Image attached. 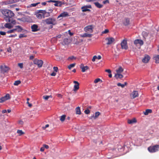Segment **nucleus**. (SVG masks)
Masks as SVG:
<instances>
[{"mask_svg": "<svg viewBox=\"0 0 159 159\" xmlns=\"http://www.w3.org/2000/svg\"><path fill=\"white\" fill-rule=\"evenodd\" d=\"M63 43L65 45H67L69 43V40L68 39L65 38L63 40Z\"/></svg>", "mask_w": 159, "mask_h": 159, "instance_id": "nucleus-37", "label": "nucleus"}, {"mask_svg": "<svg viewBox=\"0 0 159 159\" xmlns=\"http://www.w3.org/2000/svg\"><path fill=\"white\" fill-rule=\"evenodd\" d=\"M96 2H94V4H95V6L98 8H101L103 7V5L100 4L98 1H97Z\"/></svg>", "mask_w": 159, "mask_h": 159, "instance_id": "nucleus-24", "label": "nucleus"}, {"mask_svg": "<svg viewBox=\"0 0 159 159\" xmlns=\"http://www.w3.org/2000/svg\"><path fill=\"white\" fill-rule=\"evenodd\" d=\"M109 31L108 29H105L104 31L102 32V34H107L109 32Z\"/></svg>", "mask_w": 159, "mask_h": 159, "instance_id": "nucleus-47", "label": "nucleus"}, {"mask_svg": "<svg viewBox=\"0 0 159 159\" xmlns=\"http://www.w3.org/2000/svg\"><path fill=\"white\" fill-rule=\"evenodd\" d=\"M49 126V125L48 124H47L45 125L44 127H43V128L44 129H45L46 128L48 127Z\"/></svg>", "mask_w": 159, "mask_h": 159, "instance_id": "nucleus-60", "label": "nucleus"}, {"mask_svg": "<svg viewBox=\"0 0 159 159\" xmlns=\"http://www.w3.org/2000/svg\"><path fill=\"white\" fill-rule=\"evenodd\" d=\"M152 112V110L150 109H147L145 111L143 112V113L145 115H147L149 113Z\"/></svg>", "mask_w": 159, "mask_h": 159, "instance_id": "nucleus-29", "label": "nucleus"}, {"mask_svg": "<svg viewBox=\"0 0 159 159\" xmlns=\"http://www.w3.org/2000/svg\"><path fill=\"white\" fill-rule=\"evenodd\" d=\"M55 3L54 4V5L56 7H61L62 5V3L61 2L58 1H55V2H54Z\"/></svg>", "mask_w": 159, "mask_h": 159, "instance_id": "nucleus-22", "label": "nucleus"}, {"mask_svg": "<svg viewBox=\"0 0 159 159\" xmlns=\"http://www.w3.org/2000/svg\"><path fill=\"white\" fill-rule=\"evenodd\" d=\"M76 114L80 115L81 114V112L80 111V107H77L76 108Z\"/></svg>", "mask_w": 159, "mask_h": 159, "instance_id": "nucleus-30", "label": "nucleus"}, {"mask_svg": "<svg viewBox=\"0 0 159 159\" xmlns=\"http://www.w3.org/2000/svg\"><path fill=\"white\" fill-rule=\"evenodd\" d=\"M26 35L24 34H20L19 35V38H21L23 37H26Z\"/></svg>", "mask_w": 159, "mask_h": 159, "instance_id": "nucleus-45", "label": "nucleus"}, {"mask_svg": "<svg viewBox=\"0 0 159 159\" xmlns=\"http://www.w3.org/2000/svg\"><path fill=\"white\" fill-rule=\"evenodd\" d=\"M53 69L55 72H57L58 70V68L57 67L54 66L53 67Z\"/></svg>", "mask_w": 159, "mask_h": 159, "instance_id": "nucleus-52", "label": "nucleus"}, {"mask_svg": "<svg viewBox=\"0 0 159 159\" xmlns=\"http://www.w3.org/2000/svg\"><path fill=\"white\" fill-rule=\"evenodd\" d=\"M101 58V56L100 55H98V56H94L93 57L92 61H93L94 62L95 61L96 59L99 60Z\"/></svg>", "mask_w": 159, "mask_h": 159, "instance_id": "nucleus-28", "label": "nucleus"}, {"mask_svg": "<svg viewBox=\"0 0 159 159\" xmlns=\"http://www.w3.org/2000/svg\"><path fill=\"white\" fill-rule=\"evenodd\" d=\"M159 150V145L157 144L154 146H150L148 148V151L150 152H156Z\"/></svg>", "mask_w": 159, "mask_h": 159, "instance_id": "nucleus-3", "label": "nucleus"}, {"mask_svg": "<svg viewBox=\"0 0 159 159\" xmlns=\"http://www.w3.org/2000/svg\"><path fill=\"white\" fill-rule=\"evenodd\" d=\"M92 34H89L87 33H84L82 35H81V37H91L92 36Z\"/></svg>", "mask_w": 159, "mask_h": 159, "instance_id": "nucleus-23", "label": "nucleus"}, {"mask_svg": "<svg viewBox=\"0 0 159 159\" xmlns=\"http://www.w3.org/2000/svg\"><path fill=\"white\" fill-rule=\"evenodd\" d=\"M52 97L51 95L47 96L44 95L43 96V98L46 100H47L49 98H52Z\"/></svg>", "mask_w": 159, "mask_h": 159, "instance_id": "nucleus-42", "label": "nucleus"}, {"mask_svg": "<svg viewBox=\"0 0 159 159\" xmlns=\"http://www.w3.org/2000/svg\"><path fill=\"white\" fill-rule=\"evenodd\" d=\"M127 84V83L126 82H125L124 83V84H122L121 83H118L117 84V85L118 86H120L122 88H124L125 86Z\"/></svg>", "mask_w": 159, "mask_h": 159, "instance_id": "nucleus-33", "label": "nucleus"}, {"mask_svg": "<svg viewBox=\"0 0 159 159\" xmlns=\"http://www.w3.org/2000/svg\"><path fill=\"white\" fill-rule=\"evenodd\" d=\"M43 21L47 25H52L50 26L51 28H52V25H55L57 23L56 19L54 17L48 18Z\"/></svg>", "mask_w": 159, "mask_h": 159, "instance_id": "nucleus-2", "label": "nucleus"}, {"mask_svg": "<svg viewBox=\"0 0 159 159\" xmlns=\"http://www.w3.org/2000/svg\"><path fill=\"white\" fill-rule=\"evenodd\" d=\"M23 63H19L18 64V66L21 69H22L23 67Z\"/></svg>", "mask_w": 159, "mask_h": 159, "instance_id": "nucleus-49", "label": "nucleus"}, {"mask_svg": "<svg viewBox=\"0 0 159 159\" xmlns=\"http://www.w3.org/2000/svg\"><path fill=\"white\" fill-rule=\"evenodd\" d=\"M84 113L86 114H89L90 113V111L89 109H86L84 111Z\"/></svg>", "mask_w": 159, "mask_h": 159, "instance_id": "nucleus-51", "label": "nucleus"}, {"mask_svg": "<svg viewBox=\"0 0 159 159\" xmlns=\"http://www.w3.org/2000/svg\"><path fill=\"white\" fill-rule=\"evenodd\" d=\"M66 117V116L65 115H62L61 116L60 120L62 122L64 121Z\"/></svg>", "mask_w": 159, "mask_h": 159, "instance_id": "nucleus-36", "label": "nucleus"}, {"mask_svg": "<svg viewBox=\"0 0 159 159\" xmlns=\"http://www.w3.org/2000/svg\"><path fill=\"white\" fill-rule=\"evenodd\" d=\"M68 33H69V34L70 36H72L73 35V33H72L70 31V30H69L68 31Z\"/></svg>", "mask_w": 159, "mask_h": 159, "instance_id": "nucleus-58", "label": "nucleus"}, {"mask_svg": "<svg viewBox=\"0 0 159 159\" xmlns=\"http://www.w3.org/2000/svg\"><path fill=\"white\" fill-rule=\"evenodd\" d=\"M80 67L82 70V72H84L86 70L89 69V67L87 66H84L83 64H81L80 66Z\"/></svg>", "mask_w": 159, "mask_h": 159, "instance_id": "nucleus-15", "label": "nucleus"}, {"mask_svg": "<svg viewBox=\"0 0 159 159\" xmlns=\"http://www.w3.org/2000/svg\"><path fill=\"white\" fill-rule=\"evenodd\" d=\"M150 59V57L149 55L145 54L144 58L142 59V61L144 63H147L149 61Z\"/></svg>", "mask_w": 159, "mask_h": 159, "instance_id": "nucleus-12", "label": "nucleus"}, {"mask_svg": "<svg viewBox=\"0 0 159 159\" xmlns=\"http://www.w3.org/2000/svg\"><path fill=\"white\" fill-rule=\"evenodd\" d=\"M1 73L4 74L7 72L9 70V68L6 66H0Z\"/></svg>", "mask_w": 159, "mask_h": 159, "instance_id": "nucleus-6", "label": "nucleus"}, {"mask_svg": "<svg viewBox=\"0 0 159 159\" xmlns=\"http://www.w3.org/2000/svg\"><path fill=\"white\" fill-rule=\"evenodd\" d=\"M34 56L33 55H31L30 57V60H32V59H33L34 58Z\"/></svg>", "mask_w": 159, "mask_h": 159, "instance_id": "nucleus-62", "label": "nucleus"}, {"mask_svg": "<svg viewBox=\"0 0 159 159\" xmlns=\"http://www.w3.org/2000/svg\"><path fill=\"white\" fill-rule=\"evenodd\" d=\"M6 100L5 99V98H4V97H2L1 98H0V102L2 103L5 101Z\"/></svg>", "mask_w": 159, "mask_h": 159, "instance_id": "nucleus-46", "label": "nucleus"}, {"mask_svg": "<svg viewBox=\"0 0 159 159\" xmlns=\"http://www.w3.org/2000/svg\"><path fill=\"white\" fill-rule=\"evenodd\" d=\"M27 103L28 104V106L31 107L32 106V105L29 102H27Z\"/></svg>", "mask_w": 159, "mask_h": 159, "instance_id": "nucleus-64", "label": "nucleus"}, {"mask_svg": "<svg viewBox=\"0 0 159 159\" xmlns=\"http://www.w3.org/2000/svg\"><path fill=\"white\" fill-rule=\"evenodd\" d=\"M39 12L41 13L43 15V18L45 17H48L50 16V13L49 12H47L45 10H40Z\"/></svg>", "mask_w": 159, "mask_h": 159, "instance_id": "nucleus-8", "label": "nucleus"}, {"mask_svg": "<svg viewBox=\"0 0 159 159\" xmlns=\"http://www.w3.org/2000/svg\"><path fill=\"white\" fill-rule=\"evenodd\" d=\"M44 150V147H41L40 149V151L41 152H43Z\"/></svg>", "mask_w": 159, "mask_h": 159, "instance_id": "nucleus-61", "label": "nucleus"}, {"mask_svg": "<svg viewBox=\"0 0 159 159\" xmlns=\"http://www.w3.org/2000/svg\"><path fill=\"white\" fill-rule=\"evenodd\" d=\"M129 19L128 18H125L123 21V24L124 25L127 26L129 24Z\"/></svg>", "mask_w": 159, "mask_h": 159, "instance_id": "nucleus-20", "label": "nucleus"}, {"mask_svg": "<svg viewBox=\"0 0 159 159\" xmlns=\"http://www.w3.org/2000/svg\"><path fill=\"white\" fill-rule=\"evenodd\" d=\"M15 32V30L14 29H12V30H8V31H7V33H14Z\"/></svg>", "mask_w": 159, "mask_h": 159, "instance_id": "nucleus-43", "label": "nucleus"}, {"mask_svg": "<svg viewBox=\"0 0 159 159\" xmlns=\"http://www.w3.org/2000/svg\"><path fill=\"white\" fill-rule=\"evenodd\" d=\"M100 113L98 111H97V112H96V113H95V116H94V115H93V116H91V117H92V118H93L94 119H95L96 118H97L98 116L100 115Z\"/></svg>", "mask_w": 159, "mask_h": 159, "instance_id": "nucleus-34", "label": "nucleus"}, {"mask_svg": "<svg viewBox=\"0 0 159 159\" xmlns=\"http://www.w3.org/2000/svg\"><path fill=\"white\" fill-rule=\"evenodd\" d=\"M34 63L37 65L39 67H41L42 66L43 63V61L41 60L35 59L34 61Z\"/></svg>", "mask_w": 159, "mask_h": 159, "instance_id": "nucleus-5", "label": "nucleus"}, {"mask_svg": "<svg viewBox=\"0 0 159 159\" xmlns=\"http://www.w3.org/2000/svg\"><path fill=\"white\" fill-rule=\"evenodd\" d=\"M6 32H3L2 31H0V34L2 35H6Z\"/></svg>", "mask_w": 159, "mask_h": 159, "instance_id": "nucleus-53", "label": "nucleus"}, {"mask_svg": "<svg viewBox=\"0 0 159 159\" xmlns=\"http://www.w3.org/2000/svg\"><path fill=\"white\" fill-rule=\"evenodd\" d=\"M100 0H86L87 2H94L96 1H99Z\"/></svg>", "mask_w": 159, "mask_h": 159, "instance_id": "nucleus-48", "label": "nucleus"}, {"mask_svg": "<svg viewBox=\"0 0 159 159\" xmlns=\"http://www.w3.org/2000/svg\"><path fill=\"white\" fill-rule=\"evenodd\" d=\"M20 83H21V81L20 80H16V81H15L14 83V84L15 85H18L20 84Z\"/></svg>", "mask_w": 159, "mask_h": 159, "instance_id": "nucleus-39", "label": "nucleus"}, {"mask_svg": "<svg viewBox=\"0 0 159 159\" xmlns=\"http://www.w3.org/2000/svg\"><path fill=\"white\" fill-rule=\"evenodd\" d=\"M134 43L136 45L139 44L140 45H142L143 44V42L141 39H137L134 41Z\"/></svg>", "mask_w": 159, "mask_h": 159, "instance_id": "nucleus-13", "label": "nucleus"}, {"mask_svg": "<svg viewBox=\"0 0 159 159\" xmlns=\"http://www.w3.org/2000/svg\"><path fill=\"white\" fill-rule=\"evenodd\" d=\"M69 15L67 12L64 11L61 13L58 16V18H59L60 17H66L68 16Z\"/></svg>", "mask_w": 159, "mask_h": 159, "instance_id": "nucleus-19", "label": "nucleus"}, {"mask_svg": "<svg viewBox=\"0 0 159 159\" xmlns=\"http://www.w3.org/2000/svg\"><path fill=\"white\" fill-rule=\"evenodd\" d=\"M74 59H75V57L74 56H72L69 57L68 58V60H73Z\"/></svg>", "mask_w": 159, "mask_h": 159, "instance_id": "nucleus-50", "label": "nucleus"}, {"mask_svg": "<svg viewBox=\"0 0 159 159\" xmlns=\"http://www.w3.org/2000/svg\"><path fill=\"white\" fill-rule=\"evenodd\" d=\"M17 133L19 134V136H21L22 135L24 134H25L24 132H23L21 130H18L17 131Z\"/></svg>", "mask_w": 159, "mask_h": 159, "instance_id": "nucleus-35", "label": "nucleus"}, {"mask_svg": "<svg viewBox=\"0 0 159 159\" xmlns=\"http://www.w3.org/2000/svg\"><path fill=\"white\" fill-rule=\"evenodd\" d=\"M100 81L102 82L100 78H97L94 80V83H97Z\"/></svg>", "mask_w": 159, "mask_h": 159, "instance_id": "nucleus-40", "label": "nucleus"}, {"mask_svg": "<svg viewBox=\"0 0 159 159\" xmlns=\"http://www.w3.org/2000/svg\"><path fill=\"white\" fill-rule=\"evenodd\" d=\"M40 10L38 11V12L36 14V16L37 18L38 19H41L43 17V15L41 13L39 12Z\"/></svg>", "mask_w": 159, "mask_h": 159, "instance_id": "nucleus-25", "label": "nucleus"}, {"mask_svg": "<svg viewBox=\"0 0 159 159\" xmlns=\"http://www.w3.org/2000/svg\"><path fill=\"white\" fill-rule=\"evenodd\" d=\"M17 2V0H6L2 2L3 5H7L11 4Z\"/></svg>", "mask_w": 159, "mask_h": 159, "instance_id": "nucleus-9", "label": "nucleus"}, {"mask_svg": "<svg viewBox=\"0 0 159 159\" xmlns=\"http://www.w3.org/2000/svg\"><path fill=\"white\" fill-rule=\"evenodd\" d=\"M3 97L6 100L9 99L10 98V95L8 93L6 95Z\"/></svg>", "mask_w": 159, "mask_h": 159, "instance_id": "nucleus-38", "label": "nucleus"}, {"mask_svg": "<svg viewBox=\"0 0 159 159\" xmlns=\"http://www.w3.org/2000/svg\"><path fill=\"white\" fill-rule=\"evenodd\" d=\"M75 64H76L75 63L70 64L68 66V68L69 69H70L74 67L75 66Z\"/></svg>", "mask_w": 159, "mask_h": 159, "instance_id": "nucleus-41", "label": "nucleus"}, {"mask_svg": "<svg viewBox=\"0 0 159 159\" xmlns=\"http://www.w3.org/2000/svg\"><path fill=\"white\" fill-rule=\"evenodd\" d=\"M123 68L120 66V67L118 69L116 70V71L117 73H121L123 71Z\"/></svg>", "mask_w": 159, "mask_h": 159, "instance_id": "nucleus-31", "label": "nucleus"}, {"mask_svg": "<svg viewBox=\"0 0 159 159\" xmlns=\"http://www.w3.org/2000/svg\"><path fill=\"white\" fill-rule=\"evenodd\" d=\"M115 77L117 79H118V78L121 79L123 77V76L120 73H116L115 74Z\"/></svg>", "mask_w": 159, "mask_h": 159, "instance_id": "nucleus-26", "label": "nucleus"}, {"mask_svg": "<svg viewBox=\"0 0 159 159\" xmlns=\"http://www.w3.org/2000/svg\"><path fill=\"white\" fill-rule=\"evenodd\" d=\"M154 60L155 61V62L157 63H159V55H157L153 58Z\"/></svg>", "mask_w": 159, "mask_h": 159, "instance_id": "nucleus-32", "label": "nucleus"}, {"mask_svg": "<svg viewBox=\"0 0 159 159\" xmlns=\"http://www.w3.org/2000/svg\"><path fill=\"white\" fill-rule=\"evenodd\" d=\"M73 83H74L75 84V85L74 86V91H76L78 90L79 88V84L77 81H73Z\"/></svg>", "mask_w": 159, "mask_h": 159, "instance_id": "nucleus-18", "label": "nucleus"}, {"mask_svg": "<svg viewBox=\"0 0 159 159\" xmlns=\"http://www.w3.org/2000/svg\"><path fill=\"white\" fill-rule=\"evenodd\" d=\"M139 96L138 92L137 91H134L131 94V97H132L133 99H134Z\"/></svg>", "mask_w": 159, "mask_h": 159, "instance_id": "nucleus-17", "label": "nucleus"}, {"mask_svg": "<svg viewBox=\"0 0 159 159\" xmlns=\"http://www.w3.org/2000/svg\"><path fill=\"white\" fill-rule=\"evenodd\" d=\"M56 75V72H53L50 75L52 76H55Z\"/></svg>", "mask_w": 159, "mask_h": 159, "instance_id": "nucleus-54", "label": "nucleus"}, {"mask_svg": "<svg viewBox=\"0 0 159 159\" xmlns=\"http://www.w3.org/2000/svg\"><path fill=\"white\" fill-rule=\"evenodd\" d=\"M105 40L107 42L106 43L107 44L110 45L115 41V39L112 37H109L106 38Z\"/></svg>", "mask_w": 159, "mask_h": 159, "instance_id": "nucleus-10", "label": "nucleus"}, {"mask_svg": "<svg viewBox=\"0 0 159 159\" xmlns=\"http://www.w3.org/2000/svg\"><path fill=\"white\" fill-rule=\"evenodd\" d=\"M93 25H90L85 27L84 29L85 32L91 33L93 32Z\"/></svg>", "mask_w": 159, "mask_h": 159, "instance_id": "nucleus-7", "label": "nucleus"}, {"mask_svg": "<svg viewBox=\"0 0 159 159\" xmlns=\"http://www.w3.org/2000/svg\"><path fill=\"white\" fill-rule=\"evenodd\" d=\"M17 36V34H15L14 35H11L9 36V37L11 38V37H14Z\"/></svg>", "mask_w": 159, "mask_h": 159, "instance_id": "nucleus-57", "label": "nucleus"}, {"mask_svg": "<svg viewBox=\"0 0 159 159\" xmlns=\"http://www.w3.org/2000/svg\"><path fill=\"white\" fill-rule=\"evenodd\" d=\"M106 71L107 72L109 73H111V71L110 69H107L106 70Z\"/></svg>", "mask_w": 159, "mask_h": 159, "instance_id": "nucleus-63", "label": "nucleus"}, {"mask_svg": "<svg viewBox=\"0 0 159 159\" xmlns=\"http://www.w3.org/2000/svg\"><path fill=\"white\" fill-rule=\"evenodd\" d=\"M2 12L5 16L4 19L6 21L11 22L14 25L16 23V21L12 18L14 14L12 11L7 9H4L2 10Z\"/></svg>", "mask_w": 159, "mask_h": 159, "instance_id": "nucleus-1", "label": "nucleus"}, {"mask_svg": "<svg viewBox=\"0 0 159 159\" xmlns=\"http://www.w3.org/2000/svg\"><path fill=\"white\" fill-rule=\"evenodd\" d=\"M14 29L15 31H17L18 32H21L23 30L22 27L19 25L15 26Z\"/></svg>", "mask_w": 159, "mask_h": 159, "instance_id": "nucleus-14", "label": "nucleus"}, {"mask_svg": "<svg viewBox=\"0 0 159 159\" xmlns=\"http://www.w3.org/2000/svg\"><path fill=\"white\" fill-rule=\"evenodd\" d=\"M103 3L105 4L107 3H109V1L108 0H106L103 2Z\"/></svg>", "mask_w": 159, "mask_h": 159, "instance_id": "nucleus-55", "label": "nucleus"}, {"mask_svg": "<svg viewBox=\"0 0 159 159\" xmlns=\"http://www.w3.org/2000/svg\"><path fill=\"white\" fill-rule=\"evenodd\" d=\"M136 122V120L135 118H133L132 120H128V123L129 124H132Z\"/></svg>", "mask_w": 159, "mask_h": 159, "instance_id": "nucleus-27", "label": "nucleus"}, {"mask_svg": "<svg viewBox=\"0 0 159 159\" xmlns=\"http://www.w3.org/2000/svg\"><path fill=\"white\" fill-rule=\"evenodd\" d=\"M11 24H12L11 22H9V23H7L5 24L4 26L6 28L9 29H11L13 27V26L11 25Z\"/></svg>", "mask_w": 159, "mask_h": 159, "instance_id": "nucleus-21", "label": "nucleus"}, {"mask_svg": "<svg viewBox=\"0 0 159 159\" xmlns=\"http://www.w3.org/2000/svg\"><path fill=\"white\" fill-rule=\"evenodd\" d=\"M38 26L37 25L34 24L31 26V29L32 32H36L39 30L38 29Z\"/></svg>", "mask_w": 159, "mask_h": 159, "instance_id": "nucleus-16", "label": "nucleus"}, {"mask_svg": "<svg viewBox=\"0 0 159 159\" xmlns=\"http://www.w3.org/2000/svg\"><path fill=\"white\" fill-rule=\"evenodd\" d=\"M43 146L44 147V148H45L47 149H48L49 148V146L48 145L44 144L43 145Z\"/></svg>", "mask_w": 159, "mask_h": 159, "instance_id": "nucleus-56", "label": "nucleus"}, {"mask_svg": "<svg viewBox=\"0 0 159 159\" xmlns=\"http://www.w3.org/2000/svg\"><path fill=\"white\" fill-rule=\"evenodd\" d=\"M89 8H91L92 7L91 5H86L84 6H83L81 7V9L82 10V11L83 12H85L86 11H90V10Z\"/></svg>", "mask_w": 159, "mask_h": 159, "instance_id": "nucleus-11", "label": "nucleus"}, {"mask_svg": "<svg viewBox=\"0 0 159 159\" xmlns=\"http://www.w3.org/2000/svg\"><path fill=\"white\" fill-rule=\"evenodd\" d=\"M142 34L143 35H146V36H147L148 35V34L147 32H145V31H143L142 32Z\"/></svg>", "mask_w": 159, "mask_h": 159, "instance_id": "nucleus-59", "label": "nucleus"}, {"mask_svg": "<svg viewBox=\"0 0 159 159\" xmlns=\"http://www.w3.org/2000/svg\"><path fill=\"white\" fill-rule=\"evenodd\" d=\"M121 46L122 49L127 50L128 49L127 43V40L125 39H123L121 43Z\"/></svg>", "mask_w": 159, "mask_h": 159, "instance_id": "nucleus-4", "label": "nucleus"}, {"mask_svg": "<svg viewBox=\"0 0 159 159\" xmlns=\"http://www.w3.org/2000/svg\"><path fill=\"white\" fill-rule=\"evenodd\" d=\"M40 3L39 2H38L37 3H33L31 4L30 6L31 7H34L36 6L37 5H38V4H39Z\"/></svg>", "mask_w": 159, "mask_h": 159, "instance_id": "nucleus-44", "label": "nucleus"}]
</instances>
